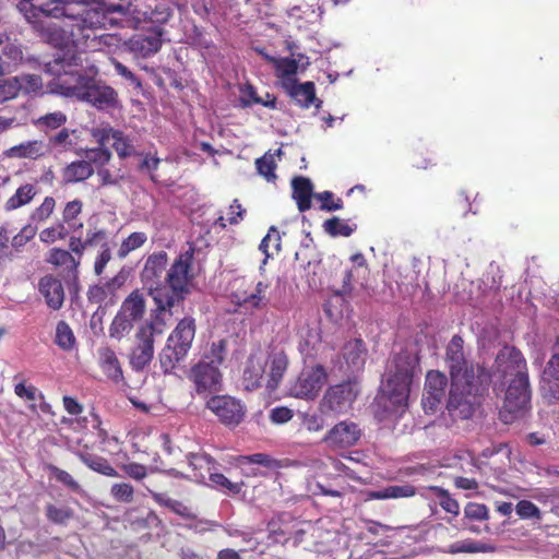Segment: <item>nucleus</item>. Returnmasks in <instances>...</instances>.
Wrapping results in <instances>:
<instances>
[{
    "mask_svg": "<svg viewBox=\"0 0 559 559\" xmlns=\"http://www.w3.org/2000/svg\"><path fill=\"white\" fill-rule=\"evenodd\" d=\"M35 1L20 0L16 8L33 25L35 33L58 49L53 59L47 62V71L59 79L69 70L84 68L86 58L82 51V40H87L90 32L97 29L83 23L87 10L78 11L74 7L60 9L58 5L49 8V3Z\"/></svg>",
    "mask_w": 559,
    "mask_h": 559,
    "instance_id": "nucleus-1",
    "label": "nucleus"
},
{
    "mask_svg": "<svg viewBox=\"0 0 559 559\" xmlns=\"http://www.w3.org/2000/svg\"><path fill=\"white\" fill-rule=\"evenodd\" d=\"M495 366L492 377L509 381L499 415L504 424H511L516 417L523 415L531 404L526 360L519 349L504 346L498 353Z\"/></svg>",
    "mask_w": 559,
    "mask_h": 559,
    "instance_id": "nucleus-2",
    "label": "nucleus"
},
{
    "mask_svg": "<svg viewBox=\"0 0 559 559\" xmlns=\"http://www.w3.org/2000/svg\"><path fill=\"white\" fill-rule=\"evenodd\" d=\"M417 365V358L408 353H400L388 361L377 396V404L385 414L397 417L405 412Z\"/></svg>",
    "mask_w": 559,
    "mask_h": 559,
    "instance_id": "nucleus-3",
    "label": "nucleus"
},
{
    "mask_svg": "<svg viewBox=\"0 0 559 559\" xmlns=\"http://www.w3.org/2000/svg\"><path fill=\"white\" fill-rule=\"evenodd\" d=\"M83 68H74L56 79V91L66 97L86 102L97 109H110L118 105V94L109 85L95 79V67L88 69L90 74L82 73Z\"/></svg>",
    "mask_w": 559,
    "mask_h": 559,
    "instance_id": "nucleus-4",
    "label": "nucleus"
},
{
    "mask_svg": "<svg viewBox=\"0 0 559 559\" xmlns=\"http://www.w3.org/2000/svg\"><path fill=\"white\" fill-rule=\"evenodd\" d=\"M148 0L109 5L103 2L102 7L87 10L83 23L96 26L97 29L114 26L138 27L141 23L148 22Z\"/></svg>",
    "mask_w": 559,
    "mask_h": 559,
    "instance_id": "nucleus-5",
    "label": "nucleus"
},
{
    "mask_svg": "<svg viewBox=\"0 0 559 559\" xmlns=\"http://www.w3.org/2000/svg\"><path fill=\"white\" fill-rule=\"evenodd\" d=\"M491 380V374L483 367H477V376L472 379L451 382L448 409L454 417L467 419L472 417L480 404V394Z\"/></svg>",
    "mask_w": 559,
    "mask_h": 559,
    "instance_id": "nucleus-6",
    "label": "nucleus"
},
{
    "mask_svg": "<svg viewBox=\"0 0 559 559\" xmlns=\"http://www.w3.org/2000/svg\"><path fill=\"white\" fill-rule=\"evenodd\" d=\"M193 252L194 249L192 247L181 252L165 276L166 302H163V312L166 321L173 316L171 309L189 294V286L192 281L191 264Z\"/></svg>",
    "mask_w": 559,
    "mask_h": 559,
    "instance_id": "nucleus-7",
    "label": "nucleus"
},
{
    "mask_svg": "<svg viewBox=\"0 0 559 559\" xmlns=\"http://www.w3.org/2000/svg\"><path fill=\"white\" fill-rule=\"evenodd\" d=\"M224 356L225 341L213 343L201 361L191 369L190 377L199 394L221 390L222 374L219 372V366L224 361Z\"/></svg>",
    "mask_w": 559,
    "mask_h": 559,
    "instance_id": "nucleus-8",
    "label": "nucleus"
},
{
    "mask_svg": "<svg viewBox=\"0 0 559 559\" xmlns=\"http://www.w3.org/2000/svg\"><path fill=\"white\" fill-rule=\"evenodd\" d=\"M167 265V253L165 251L155 252L147 257L141 272V282L148 290V295L155 302L156 321L166 323L164 318V306L166 302V282H164V272Z\"/></svg>",
    "mask_w": 559,
    "mask_h": 559,
    "instance_id": "nucleus-9",
    "label": "nucleus"
},
{
    "mask_svg": "<svg viewBox=\"0 0 559 559\" xmlns=\"http://www.w3.org/2000/svg\"><path fill=\"white\" fill-rule=\"evenodd\" d=\"M195 335V323L192 318H185L168 336L167 345L160 355V364L166 369L182 360L191 348Z\"/></svg>",
    "mask_w": 559,
    "mask_h": 559,
    "instance_id": "nucleus-10",
    "label": "nucleus"
},
{
    "mask_svg": "<svg viewBox=\"0 0 559 559\" xmlns=\"http://www.w3.org/2000/svg\"><path fill=\"white\" fill-rule=\"evenodd\" d=\"M166 325L162 321H156V313L153 321L142 325L138 333V344L133 348L130 356V364L136 371L143 370L153 359L154 356V336L160 335Z\"/></svg>",
    "mask_w": 559,
    "mask_h": 559,
    "instance_id": "nucleus-11",
    "label": "nucleus"
},
{
    "mask_svg": "<svg viewBox=\"0 0 559 559\" xmlns=\"http://www.w3.org/2000/svg\"><path fill=\"white\" fill-rule=\"evenodd\" d=\"M464 341L460 335H454L447 346L445 362L450 371L451 382L472 379L477 376V367L465 358L463 350Z\"/></svg>",
    "mask_w": 559,
    "mask_h": 559,
    "instance_id": "nucleus-12",
    "label": "nucleus"
},
{
    "mask_svg": "<svg viewBox=\"0 0 559 559\" xmlns=\"http://www.w3.org/2000/svg\"><path fill=\"white\" fill-rule=\"evenodd\" d=\"M326 382V372L320 365L305 368L292 384L290 394L297 399L313 400Z\"/></svg>",
    "mask_w": 559,
    "mask_h": 559,
    "instance_id": "nucleus-13",
    "label": "nucleus"
},
{
    "mask_svg": "<svg viewBox=\"0 0 559 559\" xmlns=\"http://www.w3.org/2000/svg\"><path fill=\"white\" fill-rule=\"evenodd\" d=\"M357 384L352 381L331 386L325 392L321 406L323 409L336 414L346 413L350 409L357 396Z\"/></svg>",
    "mask_w": 559,
    "mask_h": 559,
    "instance_id": "nucleus-14",
    "label": "nucleus"
},
{
    "mask_svg": "<svg viewBox=\"0 0 559 559\" xmlns=\"http://www.w3.org/2000/svg\"><path fill=\"white\" fill-rule=\"evenodd\" d=\"M206 406L225 426L230 427L238 426L246 414V408L240 401L226 395L211 397Z\"/></svg>",
    "mask_w": 559,
    "mask_h": 559,
    "instance_id": "nucleus-15",
    "label": "nucleus"
},
{
    "mask_svg": "<svg viewBox=\"0 0 559 559\" xmlns=\"http://www.w3.org/2000/svg\"><path fill=\"white\" fill-rule=\"evenodd\" d=\"M263 56L265 60L273 64L275 69V75L280 80L283 90L297 82L296 75L299 72V69L304 71L309 66L308 57L301 53L298 55V58H276L266 53Z\"/></svg>",
    "mask_w": 559,
    "mask_h": 559,
    "instance_id": "nucleus-16",
    "label": "nucleus"
},
{
    "mask_svg": "<svg viewBox=\"0 0 559 559\" xmlns=\"http://www.w3.org/2000/svg\"><path fill=\"white\" fill-rule=\"evenodd\" d=\"M360 436L361 430L356 423L343 420L328 431L323 441L330 448L344 449L356 444Z\"/></svg>",
    "mask_w": 559,
    "mask_h": 559,
    "instance_id": "nucleus-17",
    "label": "nucleus"
},
{
    "mask_svg": "<svg viewBox=\"0 0 559 559\" xmlns=\"http://www.w3.org/2000/svg\"><path fill=\"white\" fill-rule=\"evenodd\" d=\"M288 357L284 349L273 347L265 356L266 384L269 392L278 388L288 368Z\"/></svg>",
    "mask_w": 559,
    "mask_h": 559,
    "instance_id": "nucleus-18",
    "label": "nucleus"
},
{
    "mask_svg": "<svg viewBox=\"0 0 559 559\" xmlns=\"http://www.w3.org/2000/svg\"><path fill=\"white\" fill-rule=\"evenodd\" d=\"M448 384L447 377L440 371L431 370L426 376L423 406L426 412H433L442 402Z\"/></svg>",
    "mask_w": 559,
    "mask_h": 559,
    "instance_id": "nucleus-19",
    "label": "nucleus"
},
{
    "mask_svg": "<svg viewBox=\"0 0 559 559\" xmlns=\"http://www.w3.org/2000/svg\"><path fill=\"white\" fill-rule=\"evenodd\" d=\"M265 355L262 350L253 352L243 370L242 384L247 391H253L266 383Z\"/></svg>",
    "mask_w": 559,
    "mask_h": 559,
    "instance_id": "nucleus-20",
    "label": "nucleus"
},
{
    "mask_svg": "<svg viewBox=\"0 0 559 559\" xmlns=\"http://www.w3.org/2000/svg\"><path fill=\"white\" fill-rule=\"evenodd\" d=\"M38 292L45 298L46 305L52 310H59L64 302L62 282L53 275H45L38 282Z\"/></svg>",
    "mask_w": 559,
    "mask_h": 559,
    "instance_id": "nucleus-21",
    "label": "nucleus"
},
{
    "mask_svg": "<svg viewBox=\"0 0 559 559\" xmlns=\"http://www.w3.org/2000/svg\"><path fill=\"white\" fill-rule=\"evenodd\" d=\"M160 28H155L146 35H136L129 40L130 50L142 58L155 55L162 47Z\"/></svg>",
    "mask_w": 559,
    "mask_h": 559,
    "instance_id": "nucleus-22",
    "label": "nucleus"
},
{
    "mask_svg": "<svg viewBox=\"0 0 559 559\" xmlns=\"http://www.w3.org/2000/svg\"><path fill=\"white\" fill-rule=\"evenodd\" d=\"M47 152L48 147L44 141L31 140L11 146L3 152V156L16 159H37L43 157Z\"/></svg>",
    "mask_w": 559,
    "mask_h": 559,
    "instance_id": "nucleus-23",
    "label": "nucleus"
},
{
    "mask_svg": "<svg viewBox=\"0 0 559 559\" xmlns=\"http://www.w3.org/2000/svg\"><path fill=\"white\" fill-rule=\"evenodd\" d=\"M284 91L302 108H309L314 104L320 108L322 102L316 97V87L312 82L298 83L295 82Z\"/></svg>",
    "mask_w": 559,
    "mask_h": 559,
    "instance_id": "nucleus-24",
    "label": "nucleus"
},
{
    "mask_svg": "<svg viewBox=\"0 0 559 559\" xmlns=\"http://www.w3.org/2000/svg\"><path fill=\"white\" fill-rule=\"evenodd\" d=\"M267 284L263 282H258L254 288L250 292H237L234 294L235 301L247 309H262L266 306L267 299L265 297V292L267 289Z\"/></svg>",
    "mask_w": 559,
    "mask_h": 559,
    "instance_id": "nucleus-25",
    "label": "nucleus"
},
{
    "mask_svg": "<svg viewBox=\"0 0 559 559\" xmlns=\"http://www.w3.org/2000/svg\"><path fill=\"white\" fill-rule=\"evenodd\" d=\"M98 361L103 372L115 383L123 381L122 369L115 352L109 347L98 349Z\"/></svg>",
    "mask_w": 559,
    "mask_h": 559,
    "instance_id": "nucleus-26",
    "label": "nucleus"
},
{
    "mask_svg": "<svg viewBox=\"0 0 559 559\" xmlns=\"http://www.w3.org/2000/svg\"><path fill=\"white\" fill-rule=\"evenodd\" d=\"M189 466L193 469V478L198 483H204L211 472L217 469L216 462L205 453H190L187 456Z\"/></svg>",
    "mask_w": 559,
    "mask_h": 559,
    "instance_id": "nucleus-27",
    "label": "nucleus"
},
{
    "mask_svg": "<svg viewBox=\"0 0 559 559\" xmlns=\"http://www.w3.org/2000/svg\"><path fill=\"white\" fill-rule=\"evenodd\" d=\"M293 199L296 201L298 210L306 212L311 207V198L314 197L313 186L310 179L306 177H296L292 181Z\"/></svg>",
    "mask_w": 559,
    "mask_h": 559,
    "instance_id": "nucleus-28",
    "label": "nucleus"
},
{
    "mask_svg": "<svg viewBox=\"0 0 559 559\" xmlns=\"http://www.w3.org/2000/svg\"><path fill=\"white\" fill-rule=\"evenodd\" d=\"M38 192L39 188L37 182H26L21 185L7 200L4 210L10 212L29 204L32 200L38 194Z\"/></svg>",
    "mask_w": 559,
    "mask_h": 559,
    "instance_id": "nucleus-29",
    "label": "nucleus"
},
{
    "mask_svg": "<svg viewBox=\"0 0 559 559\" xmlns=\"http://www.w3.org/2000/svg\"><path fill=\"white\" fill-rule=\"evenodd\" d=\"M23 58L21 46L12 41L7 35L0 33V74L4 72L11 63H15Z\"/></svg>",
    "mask_w": 559,
    "mask_h": 559,
    "instance_id": "nucleus-30",
    "label": "nucleus"
},
{
    "mask_svg": "<svg viewBox=\"0 0 559 559\" xmlns=\"http://www.w3.org/2000/svg\"><path fill=\"white\" fill-rule=\"evenodd\" d=\"M343 356L349 372L360 370L365 364L366 350L360 340H354L345 344Z\"/></svg>",
    "mask_w": 559,
    "mask_h": 559,
    "instance_id": "nucleus-31",
    "label": "nucleus"
},
{
    "mask_svg": "<svg viewBox=\"0 0 559 559\" xmlns=\"http://www.w3.org/2000/svg\"><path fill=\"white\" fill-rule=\"evenodd\" d=\"M146 310L145 297L139 290H133L121 304L119 311L134 323L140 321Z\"/></svg>",
    "mask_w": 559,
    "mask_h": 559,
    "instance_id": "nucleus-32",
    "label": "nucleus"
},
{
    "mask_svg": "<svg viewBox=\"0 0 559 559\" xmlns=\"http://www.w3.org/2000/svg\"><path fill=\"white\" fill-rule=\"evenodd\" d=\"M298 337L299 353L305 357L312 356L321 340L319 330L309 325H302L298 331Z\"/></svg>",
    "mask_w": 559,
    "mask_h": 559,
    "instance_id": "nucleus-33",
    "label": "nucleus"
},
{
    "mask_svg": "<svg viewBox=\"0 0 559 559\" xmlns=\"http://www.w3.org/2000/svg\"><path fill=\"white\" fill-rule=\"evenodd\" d=\"M94 173L92 165L85 160H78L69 164L62 173L66 183H76L90 178Z\"/></svg>",
    "mask_w": 559,
    "mask_h": 559,
    "instance_id": "nucleus-34",
    "label": "nucleus"
},
{
    "mask_svg": "<svg viewBox=\"0 0 559 559\" xmlns=\"http://www.w3.org/2000/svg\"><path fill=\"white\" fill-rule=\"evenodd\" d=\"M75 454L91 469L109 477L118 476L117 471L106 459L83 451H76Z\"/></svg>",
    "mask_w": 559,
    "mask_h": 559,
    "instance_id": "nucleus-35",
    "label": "nucleus"
},
{
    "mask_svg": "<svg viewBox=\"0 0 559 559\" xmlns=\"http://www.w3.org/2000/svg\"><path fill=\"white\" fill-rule=\"evenodd\" d=\"M415 495V488L412 485H392L385 488L371 491L369 497L378 500L408 498Z\"/></svg>",
    "mask_w": 559,
    "mask_h": 559,
    "instance_id": "nucleus-36",
    "label": "nucleus"
},
{
    "mask_svg": "<svg viewBox=\"0 0 559 559\" xmlns=\"http://www.w3.org/2000/svg\"><path fill=\"white\" fill-rule=\"evenodd\" d=\"M150 493L157 504L171 510L174 513L180 515L181 518L189 519L192 516L190 508H188L181 501L175 500L164 492H155L150 490Z\"/></svg>",
    "mask_w": 559,
    "mask_h": 559,
    "instance_id": "nucleus-37",
    "label": "nucleus"
},
{
    "mask_svg": "<svg viewBox=\"0 0 559 559\" xmlns=\"http://www.w3.org/2000/svg\"><path fill=\"white\" fill-rule=\"evenodd\" d=\"M76 133L75 130H70L68 128L61 129L56 134L49 136L48 143L46 144L49 150L57 151V152H66L71 150L75 142L73 141L72 136Z\"/></svg>",
    "mask_w": 559,
    "mask_h": 559,
    "instance_id": "nucleus-38",
    "label": "nucleus"
},
{
    "mask_svg": "<svg viewBox=\"0 0 559 559\" xmlns=\"http://www.w3.org/2000/svg\"><path fill=\"white\" fill-rule=\"evenodd\" d=\"M14 393L17 397L31 403L28 407L32 412L37 411L35 402L38 400H44L43 392L39 391L35 385L26 383L24 380H21L14 384Z\"/></svg>",
    "mask_w": 559,
    "mask_h": 559,
    "instance_id": "nucleus-39",
    "label": "nucleus"
},
{
    "mask_svg": "<svg viewBox=\"0 0 559 559\" xmlns=\"http://www.w3.org/2000/svg\"><path fill=\"white\" fill-rule=\"evenodd\" d=\"M552 372L547 374V366L542 374V391L550 400H559V366H554Z\"/></svg>",
    "mask_w": 559,
    "mask_h": 559,
    "instance_id": "nucleus-40",
    "label": "nucleus"
},
{
    "mask_svg": "<svg viewBox=\"0 0 559 559\" xmlns=\"http://www.w3.org/2000/svg\"><path fill=\"white\" fill-rule=\"evenodd\" d=\"M68 117L62 111H53L38 117L34 120V124L43 132L57 130L66 124Z\"/></svg>",
    "mask_w": 559,
    "mask_h": 559,
    "instance_id": "nucleus-41",
    "label": "nucleus"
},
{
    "mask_svg": "<svg viewBox=\"0 0 559 559\" xmlns=\"http://www.w3.org/2000/svg\"><path fill=\"white\" fill-rule=\"evenodd\" d=\"M236 464L237 466L258 465L269 469H275L278 467L277 461L266 453L239 455L236 457Z\"/></svg>",
    "mask_w": 559,
    "mask_h": 559,
    "instance_id": "nucleus-42",
    "label": "nucleus"
},
{
    "mask_svg": "<svg viewBox=\"0 0 559 559\" xmlns=\"http://www.w3.org/2000/svg\"><path fill=\"white\" fill-rule=\"evenodd\" d=\"M46 261L56 266H66L69 270H76L80 260H76L69 251L53 248L49 251Z\"/></svg>",
    "mask_w": 559,
    "mask_h": 559,
    "instance_id": "nucleus-43",
    "label": "nucleus"
},
{
    "mask_svg": "<svg viewBox=\"0 0 559 559\" xmlns=\"http://www.w3.org/2000/svg\"><path fill=\"white\" fill-rule=\"evenodd\" d=\"M56 344L63 350H71L75 346V336L66 321H59L56 326Z\"/></svg>",
    "mask_w": 559,
    "mask_h": 559,
    "instance_id": "nucleus-44",
    "label": "nucleus"
},
{
    "mask_svg": "<svg viewBox=\"0 0 559 559\" xmlns=\"http://www.w3.org/2000/svg\"><path fill=\"white\" fill-rule=\"evenodd\" d=\"M112 147L120 158L136 155L133 139L124 134L122 131L117 130L112 139Z\"/></svg>",
    "mask_w": 559,
    "mask_h": 559,
    "instance_id": "nucleus-45",
    "label": "nucleus"
},
{
    "mask_svg": "<svg viewBox=\"0 0 559 559\" xmlns=\"http://www.w3.org/2000/svg\"><path fill=\"white\" fill-rule=\"evenodd\" d=\"M148 22L164 24L171 16V9L167 2L160 0H148Z\"/></svg>",
    "mask_w": 559,
    "mask_h": 559,
    "instance_id": "nucleus-46",
    "label": "nucleus"
},
{
    "mask_svg": "<svg viewBox=\"0 0 559 559\" xmlns=\"http://www.w3.org/2000/svg\"><path fill=\"white\" fill-rule=\"evenodd\" d=\"M147 241V235L143 231H135L124 238L118 249V257L124 259L130 252L141 248Z\"/></svg>",
    "mask_w": 559,
    "mask_h": 559,
    "instance_id": "nucleus-47",
    "label": "nucleus"
},
{
    "mask_svg": "<svg viewBox=\"0 0 559 559\" xmlns=\"http://www.w3.org/2000/svg\"><path fill=\"white\" fill-rule=\"evenodd\" d=\"M133 324L134 322L132 320H130L121 311H118L109 326V336L116 340H120L130 333Z\"/></svg>",
    "mask_w": 559,
    "mask_h": 559,
    "instance_id": "nucleus-48",
    "label": "nucleus"
},
{
    "mask_svg": "<svg viewBox=\"0 0 559 559\" xmlns=\"http://www.w3.org/2000/svg\"><path fill=\"white\" fill-rule=\"evenodd\" d=\"M323 227L324 230L333 237H349L356 229L355 225L350 226L346 221L336 216L326 219L323 224Z\"/></svg>",
    "mask_w": 559,
    "mask_h": 559,
    "instance_id": "nucleus-49",
    "label": "nucleus"
},
{
    "mask_svg": "<svg viewBox=\"0 0 559 559\" xmlns=\"http://www.w3.org/2000/svg\"><path fill=\"white\" fill-rule=\"evenodd\" d=\"M211 486L217 490L237 495L241 491L243 483H233L226 476L216 471L211 472L209 477Z\"/></svg>",
    "mask_w": 559,
    "mask_h": 559,
    "instance_id": "nucleus-50",
    "label": "nucleus"
},
{
    "mask_svg": "<svg viewBox=\"0 0 559 559\" xmlns=\"http://www.w3.org/2000/svg\"><path fill=\"white\" fill-rule=\"evenodd\" d=\"M271 247L274 252H278L281 250V236L274 226L269 229L266 236L262 239L259 246L260 251L264 254V260L262 262L263 265L266 264L267 259L273 255V252H270L269 250Z\"/></svg>",
    "mask_w": 559,
    "mask_h": 559,
    "instance_id": "nucleus-51",
    "label": "nucleus"
},
{
    "mask_svg": "<svg viewBox=\"0 0 559 559\" xmlns=\"http://www.w3.org/2000/svg\"><path fill=\"white\" fill-rule=\"evenodd\" d=\"M14 78L17 81L19 91L25 94H36L43 87L41 78L37 74H22Z\"/></svg>",
    "mask_w": 559,
    "mask_h": 559,
    "instance_id": "nucleus-52",
    "label": "nucleus"
},
{
    "mask_svg": "<svg viewBox=\"0 0 559 559\" xmlns=\"http://www.w3.org/2000/svg\"><path fill=\"white\" fill-rule=\"evenodd\" d=\"M255 165L259 174L263 176L267 181H273L276 178V165L273 154H264L262 157L257 159Z\"/></svg>",
    "mask_w": 559,
    "mask_h": 559,
    "instance_id": "nucleus-53",
    "label": "nucleus"
},
{
    "mask_svg": "<svg viewBox=\"0 0 559 559\" xmlns=\"http://www.w3.org/2000/svg\"><path fill=\"white\" fill-rule=\"evenodd\" d=\"M19 93L17 81L14 76L0 80V104L15 98Z\"/></svg>",
    "mask_w": 559,
    "mask_h": 559,
    "instance_id": "nucleus-54",
    "label": "nucleus"
},
{
    "mask_svg": "<svg viewBox=\"0 0 559 559\" xmlns=\"http://www.w3.org/2000/svg\"><path fill=\"white\" fill-rule=\"evenodd\" d=\"M55 206V199L52 197H46L43 203L31 214V221L36 223L46 221L52 214Z\"/></svg>",
    "mask_w": 559,
    "mask_h": 559,
    "instance_id": "nucleus-55",
    "label": "nucleus"
},
{
    "mask_svg": "<svg viewBox=\"0 0 559 559\" xmlns=\"http://www.w3.org/2000/svg\"><path fill=\"white\" fill-rule=\"evenodd\" d=\"M111 158V153L108 148L104 146H99L96 148H91L86 152V160L91 165L94 164L97 167L102 168L106 165Z\"/></svg>",
    "mask_w": 559,
    "mask_h": 559,
    "instance_id": "nucleus-56",
    "label": "nucleus"
},
{
    "mask_svg": "<svg viewBox=\"0 0 559 559\" xmlns=\"http://www.w3.org/2000/svg\"><path fill=\"white\" fill-rule=\"evenodd\" d=\"M110 493L115 500L129 503L133 500L134 489L127 483L114 484L111 486Z\"/></svg>",
    "mask_w": 559,
    "mask_h": 559,
    "instance_id": "nucleus-57",
    "label": "nucleus"
},
{
    "mask_svg": "<svg viewBox=\"0 0 559 559\" xmlns=\"http://www.w3.org/2000/svg\"><path fill=\"white\" fill-rule=\"evenodd\" d=\"M314 198L321 202L320 209L326 212H333L343 209L341 199L333 200L331 191H323L314 194Z\"/></svg>",
    "mask_w": 559,
    "mask_h": 559,
    "instance_id": "nucleus-58",
    "label": "nucleus"
},
{
    "mask_svg": "<svg viewBox=\"0 0 559 559\" xmlns=\"http://www.w3.org/2000/svg\"><path fill=\"white\" fill-rule=\"evenodd\" d=\"M433 490L437 492V497L439 498V503L442 509L448 513L457 515L460 512L457 501L451 498L449 493L441 488L435 487Z\"/></svg>",
    "mask_w": 559,
    "mask_h": 559,
    "instance_id": "nucleus-59",
    "label": "nucleus"
},
{
    "mask_svg": "<svg viewBox=\"0 0 559 559\" xmlns=\"http://www.w3.org/2000/svg\"><path fill=\"white\" fill-rule=\"evenodd\" d=\"M46 515L49 521L62 524L72 516V512L69 508H59L53 504H49L46 508Z\"/></svg>",
    "mask_w": 559,
    "mask_h": 559,
    "instance_id": "nucleus-60",
    "label": "nucleus"
},
{
    "mask_svg": "<svg viewBox=\"0 0 559 559\" xmlns=\"http://www.w3.org/2000/svg\"><path fill=\"white\" fill-rule=\"evenodd\" d=\"M111 260V247L107 241L102 243L100 251L97 254L94 262V272L96 275H100L108 262Z\"/></svg>",
    "mask_w": 559,
    "mask_h": 559,
    "instance_id": "nucleus-61",
    "label": "nucleus"
},
{
    "mask_svg": "<svg viewBox=\"0 0 559 559\" xmlns=\"http://www.w3.org/2000/svg\"><path fill=\"white\" fill-rule=\"evenodd\" d=\"M515 511L522 519H540L539 509L528 500H521L516 504Z\"/></svg>",
    "mask_w": 559,
    "mask_h": 559,
    "instance_id": "nucleus-62",
    "label": "nucleus"
},
{
    "mask_svg": "<svg viewBox=\"0 0 559 559\" xmlns=\"http://www.w3.org/2000/svg\"><path fill=\"white\" fill-rule=\"evenodd\" d=\"M81 212L82 202L80 200L70 201L66 204L63 210V221L69 224L70 227H76L74 221Z\"/></svg>",
    "mask_w": 559,
    "mask_h": 559,
    "instance_id": "nucleus-63",
    "label": "nucleus"
},
{
    "mask_svg": "<svg viewBox=\"0 0 559 559\" xmlns=\"http://www.w3.org/2000/svg\"><path fill=\"white\" fill-rule=\"evenodd\" d=\"M67 236V230L63 225H57L53 227L46 228L39 234V238L43 242L51 243L59 239H63Z\"/></svg>",
    "mask_w": 559,
    "mask_h": 559,
    "instance_id": "nucleus-64",
    "label": "nucleus"
}]
</instances>
